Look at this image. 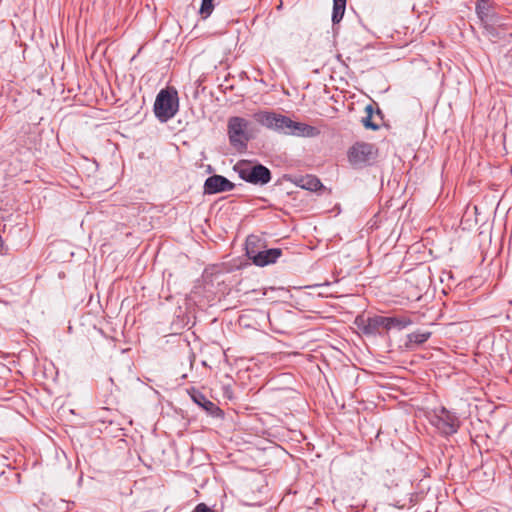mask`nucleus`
I'll list each match as a JSON object with an SVG mask.
<instances>
[{"label": "nucleus", "mask_w": 512, "mask_h": 512, "mask_svg": "<svg viewBox=\"0 0 512 512\" xmlns=\"http://www.w3.org/2000/svg\"><path fill=\"white\" fill-rule=\"evenodd\" d=\"M233 170L242 180L253 185L263 186L272 179L270 169L259 162L239 160L233 166Z\"/></svg>", "instance_id": "1"}, {"label": "nucleus", "mask_w": 512, "mask_h": 512, "mask_svg": "<svg viewBox=\"0 0 512 512\" xmlns=\"http://www.w3.org/2000/svg\"><path fill=\"white\" fill-rule=\"evenodd\" d=\"M179 109L177 91L174 89H162L156 96L154 102V113L156 118L164 123L172 119Z\"/></svg>", "instance_id": "2"}, {"label": "nucleus", "mask_w": 512, "mask_h": 512, "mask_svg": "<svg viewBox=\"0 0 512 512\" xmlns=\"http://www.w3.org/2000/svg\"><path fill=\"white\" fill-rule=\"evenodd\" d=\"M430 422L441 434L446 436L457 433L461 424L457 413L444 406L432 410Z\"/></svg>", "instance_id": "3"}, {"label": "nucleus", "mask_w": 512, "mask_h": 512, "mask_svg": "<svg viewBox=\"0 0 512 512\" xmlns=\"http://www.w3.org/2000/svg\"><path fill=\"white\" fill-rule=\"evenodd\" d=\"M249 122L242 117H230L227 124L228 137L230 144L238 149L243 150L247 148V143L250 136L247 132Z\"/></svg>", "instance_id": "4"}, {"label": "nucleus", "mask_w": 512, "mask_h": 512, "mask_svg": "<svg viewBox=\"0 0 512 512\" xmlns=\"http://www.w3.org/2000/svg\"><path fill=\"white\" fill-rule=\"evenodd\" d=\"M375 158L374 146L369 143L358 142L348 151V160L354 167H364Z\"/></svg>", "instance_id": "5"}, {"label": "nucleus", "mask_w": 512, "mask_h": 512, "mask_svg": "<svg viewBox=\"0 0 512 512\" xmlns=\"http://www.w3.org/2000/svg\"><path fill=\"white\" fill-rule=\"evenodd\" d=\"M355 323L361 332L366 336H381L386 331L385 316L375 315L373 317L356 318Z\"/></svg>", "instance_id": "6"}, {"label": "nucleus", "mask_w": 512, "mask_h": 512, "mask_svg": "<svg viewBox=\"0 0 512 512\" xmlns=\"http://www.w3.org/2000/svg\"><path fill=\"white\" fill-rule=\"evenodd\" d=\"M235 184L218 174L209 176L204 182V193L208 195L232 191Z\"/></svg>", "instance_id": "7"}, {"label": "nucleus", "mask_w": 512, "mask_h": 512, "mask_svg": "<svg viewBox=\"0 0 512 512\" xmlns=\"http://www.w3.org/2000/svg\"><path fill=\"white\" fill-rule=\"evenodd\" d=\"M250 260L259 267H264L273 264L282 255L280 248H270L266 250H252L250 253Z\"/></svg>", "instance_id": "8"}, {"label": "nucleus", "mask_w": 512, "mask_h": 512, "mask_svg": "<svg viewBox=\"0 0 512 512\" xmlns=\"http://www.w3.org/2000/svg\"><path fill=\"white\" fill-rule=\"evenodd\" d=\"M189 395L192 401L201 407L208 415L212 417H221L223 412L222 410L212 401H210L202 392L199 390L192 388L189 391Z\"/></svg>", "instance_id": "9"}, {"label": "nucleus", "mask_w": 512, "mask_h": 512, "mask_svg": "<svg viewBox=\"0 0 512 512\" xmlns=\"http://www.w3.org/2000/svg\"><path fill=\"white\" fill-rule=\"evenodd\" d=\"M319 133L320 131L317 127L295 121L290 125V129L288 131V135L298 137H316Z\"/></svg>", "instance_id": "10"}, {"label": "nucleus", "mask_w": 512, "mask_h": 512, "mask_svg": "<svg viewBox=\"0 0 512 512\" xmlns=\"http://www.w3.org/2000/svg\"><path fill=\"white\" fill-rule=\"evenodd\" d=\"M432 332L428 330H417L406 336L404 346L407 350H413L424 344L431 337Z\"/></svg>", "instance_id": "11"}, {"label": "nucleus", "mask_w": 512, "mask_h": 512, "mask_svg": "<svg viewBox=\"0 0 512 512\" xmlns=\"http://www.w3.org/2000/svg\"><path fill=\"white\" fill-rule=\"evenodd\" d=\"M385 320L386 331L391 329L403 330L413 323L409 317L404 316H385Z\"/></svg>", "instance_id": "12"}, {"label": "nucleus", "mask_w": 512, "mask_h": 512, "mask_svg": "<svg viewBox=\"0 0 512 512\" xmlns=\"http://www.w3.org/2000/svg\"><path fill=\"white\" fill-rule=\"evenodd\" d=\"M276 115L277 113L272 111H259L254 113L253 118L260 125L273 130Z\"/></svg>", "instance_id": "13"}, {"label": "nucleus", "mask_w": 512, "mask_h": 512, "mask_svg": "<svg viewBox=\"0 0 512 512\" xmlns=\"http://www.w3.org/2000/svg\"><path fill=\"white\" fill-rule=\"evenodd\" d=\"M293 123V120L285 115L278 114L276 115V119L274 121L273 131L278 133H284L288 135V131L290 129V125Z\"/></svg>", "instance_id": "14"}, {"label": "nucleus", "mask_w": 512, "mask_h": 512, "mask_svg": "<svg viewBox=\"0 0 512 512\" xmlns=\"http://www.w3.org/2000/svg\"><path fill=\"white\" fill-rule=\"evenodd\" d=\"M299 186L309 191H317L323 187L321 181L312 175H307L299 180Z\"/></svg>", "instance_id": "15"}, {"label": "nucleus", "mask_w": 512, "mask_h": 512, "mask_svg": "<svg viewBox=\"0 0 512 512\" xmlns=\"http://www.w3.org/2000/svg\"><path fill=\"white\" fill-rule=\"evenodd\" d=\"M346 9V0H333V12H332V22L333 24L339 23L345 13Z\"/></svg>", "instance_id": "16"}, {"label": "nucleus", "mask_w": 512, "mask_h": 512, "mask_svg": "<svg viewBox=\"0 0 512 512\" xmlns=\"http://www.w3.org/2000/svg\"><path fill=\"white\" fill-rule=\"evenodd\" d=\"M367 115L362 119V124L366 129L376 131L380 125L373 120L374 110L372 105H367L365 108Z\"/></svg>", "instance_id": "17"}, {"label": "nucleus", "mask_w": 512, "mask_h": 512, "mask_svg": "<svg viewBox=\"0 0 512 512\" xmlns=\"http://www.w3.org/2000/svg\"><path fill=\"white\" fill-rule=\"evenodd\" d=\"M489 11L490 5L487 0L476 1V13L482 21L489 16Z\"/></svg>", "instance_id": "18"}, {"label": "nucleus", "mask_w": 512, "mask_h": 512, "mask_svg": "<svg viewBox=\"0 0 512 512\" xmlns=\"http://www.w3.org/2000/svg\"><path fill=\"white\" fill-rule=\"evenodd\" d=\"M213 1L214 0H202L201 1L199 13L203 19L208 18L211 15V13L213 12V9H214Z\"/></svg>", "instance_id": "19"}, {"label": "nucleus", "mask_w": 512, "mask_h": 512, "mask_svg": "<svg viewBox=\"0 0 512 512\" xmlns=\"http://www.w3.org/2000/svg\"><path fill=\"white\" fill-rule=\"evenodd\" d=\"M257 242H259V239L256 236H249L246 240V255L250 259V252L252 250H258L257 249Z\"/></svg>", "instance_id": "20"}, {"label": "nucleus", "mask_w": 512, "mask_h": 512, "mask_svg": "<svg viewBox=\"0 0 512 512\" xmlns=\"http://www.w3.org/2000/svg\"><path fill=\"white\" fill-rule=\"evenodd\" d=\"M484 29H485V32L486 34L491 38V39H495L498 37V32L497 30L491 26V25H485L484 26Z\"/></svg>", "instance_id": "21"}, {"label": "nucleus", "mask_w": 512, "mask_h": 512, "mask_svg": "<svg viewBox=\"0 0 512 512\" xmlns=\"http://www.w3.org/2000/svg\"><path fill=\"white\" fill-rule=\"evenodd\" d=\"M193 512H212V510L205 503H199L196 505Z\"/></svg>", "instance_id": "22"}, {"label": "nucleus", "mask_w": 512, "mask_h": 512, "mask_svg": "<svg viewBox=\"0 0 512 512\" xmlns=\"http://www.w3.org/2000/svg\"><path fill=\"white\" fill-rule=\"evenodd\" d=\"M376 114H377V116H379V117H380V119H382V118H383V116H382V111H381L380 109H377Z\"/></svg>", "instance_id": "23"}]
</instances>
